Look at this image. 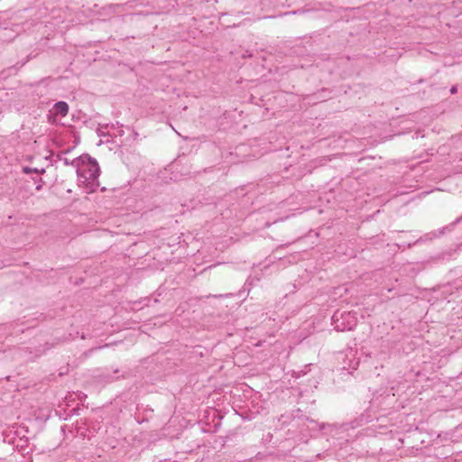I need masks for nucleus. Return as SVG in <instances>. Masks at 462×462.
Masks as SVG:
<instances>
[{
	"label": "nucleus",
	"instance_id": "obj_1",
	"mask_svg": "<svg viewBox=\"0 0 462 462\" xmlns=\"http://www.w3.org/2000/svg\"><path fill=\"white\" fill-rule=\"evenodd\" d=\"M78 175L79 185H84L89 191H95L98 186L100 169L97 162L88 154H83L75 158L74 162Z\"/></svg>",
	"mask_w": 462,
	"mask_h": 462
},
{
	"label": "nucleus",
	"instance_id": "obj_2",
	"mask_svg": "<svg viewBox=\"0 0 462 462\" xmlns=\"http://www.w3.org/2000/svg\"><path fill=\"white\" fill-rule=\"evenodd\" d=\"M334 328L337 331L352 330L356 326V318L351 312L337 310L332 316Z\"/></svg>",
	"mask_w": 462,
	"mask_h": 462
},
{
	"label": "nucleus",
	"instance_id": "obj_3",
	"mask_svg": "<svg viewBox=\"0 0 462 462\" xmlns=\"http://www.w3.org/2000/svg\"><path fill=\"white\" fill-rule=\"evenodd\" d=\"M55 114L66 116L69 112V105L65 101H59L54 105Z\"/></svg>",
	"mask_w": 462,
	"mask_h": 462
},
{
	"label": "nucleus",
	"instance_id": "obj_4",
	"mask_svg": "<svg viewBox=\"0 0 462 462\" xmlns=\"http://www.w3.org/2000/svg\"><path fill=\"white\" fill-rule=\"evenodd\" d=\"M58 158H59L60 161H62V162H63V163H64L65 165H72V166H74V167L76 168V165H77V164L74 162H75V159H73V160H71V161H70V160H69V159H68V158H66V157H62V154H59V155H58Z\"/></svg>",
	"mask_w": 462,
	"mask_h": 462
},
{
	"label": "nucleus",
	"instance_id": "obj_5",
	"mask_svg": "<svg viewBox=\"0 0 462 462\" xmlns=\"http://www.w3.org/2000/svg\"><path fill=\"white\" fill-rule=\"evenodd\" d=\"M457 92V88L456 86H452L450 88L451 94H456Z\"/></svg>",
	"mask_w": 462,
	"mask_h": 462
},
{
	"label": "nucleus",
	"instance_id": "obj_6",
	"mask_svg": "<svg viewBox=\"0 0 462 462\" xmlns=\"http://www.w3.org/2000/svg\"><path fill=\"white\" fill-rule=\"evenodd\" d=\"M307 420H308L310 423H312V424H317V422H316L314 420H309V419H307Z\"/></svg>",
	"mask_w": 462,
	"mask_h": 462
},
{
	"label": "nucleus",
	"instance_id": "obj_7",
	"mask_svg": "<svg viewBox=\"0 0 462 462\" xmlns=\"http://www.w3.org/2000/svg\"><path fill=\"white\" fill-rule=\"evenodd\" d=\"M70 152V150H69V149H68V150H66V151L62 152L61 153H62V154H65V153H68V152Z\"/></svg>",
	"mask_w": 462,
	"mask_h": 462
}]
</instances>
